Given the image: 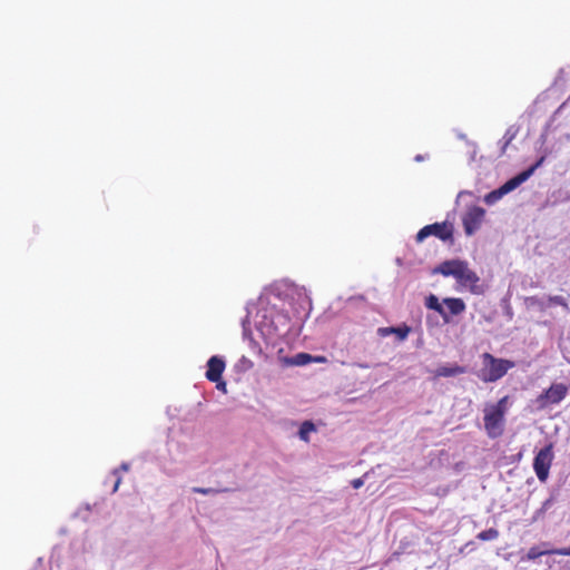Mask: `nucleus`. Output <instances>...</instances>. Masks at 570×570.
<instances>
[{
  "mask_svg": "<svg viewBox=\"0 0 570 570\" xmlns=\"http://www.w3.org/2000/svg\"><path fill=\"white\" fill-rule=\"evenodd\" d=\"M508 400L509 396L505 395L495 404H489L483 410L484 430L491 439H497L503 434Z\"/></svg>",
  "mask_w": 570,
  "mask_h": 570,
  "instance_id": "nucleus-1",
  "label": "nucleus"
},
{
  "mask_svg": "<svg viewBox=\"0 0 570 570\" xmlns=\"http://www.w3.org/2000/svg\"><path fill=\"white\" fill-rule=\"evenodd\" d=\"M483 366L479 377L483 382H495L503 377L514 366V363L504 358H497L490 353L482 354Z\"/></svg>",
  "mask_w": 570,
  "mask_h": 570,
  "instance_id": "nucleus-2",
  "label": "nucleus"
},
{
  "mask_svg": "<svg viewBox=\"0 0 570 570\" xmlns=\"http://www.w3.org/2000/svg\"><path fill=\"white\" fill-rule=\"evenodd\" d=\"M542 160L538 161L535 165L531 166L527 170L521 171L513 178L505 181L501 187H499L495 190H492L484 197V202L488 205H492L495 202H498L501 197L507 195L508 193L514 190L517 187H519L522 183H524L535 170V168L540 165Z\"/></svg>",
  "mask_w": 570,
  "mask_h": 570,
  "instance_id": "nucleus-3",
  "label": "nucleus"
},
{
  "mask_svg": "<svg viewBox=\"0 0 570 570\" xmlns=\"http://www.w3.org/2000/svg\"><path fill=\"white\" fill-rule=\"evenodd\" d=\"M553 443H548L534 456L533 470L541 482H546L553 461Z\"/></svg>",
  "mask_w": 570,
  "mask_h": 570,
  "instance_id": "nucleus-4",
  "label": "nucleus"
},
{
  "mask_svg": "<svg viewBox=\"0 0 570 570\" xmlns=\"http://www.w3.org/2000/svg\"><path fill=\"white\" fill-rule=\"evenodd\" d=\"M429 236H435L443 242L452 240L453 225L448 222L426 225L416 234V242L421 243Z\"/></svg>",
  "mask_w": 570,
  "mask_h": 570,
  "instance_id": "nucleus-5",
  "label": "nucleus"
},
{
  "mask_svg": "<svg viewBox=\"0 0 570 570\" xmlns=\"http://www.w3.org/2000/svg\"><path fill=\"white\" fill-rule=\"evenodd\" d=\"M570 384L552 383L547 390H544L538 397L537 402L540 407H546L551 404H559L566 399L569 392Z\"/></svg>",
  "mask_w": 570,
  "mask_h": 570,
  "instance_id": "nucleus-6",
  "label": "nucleus"
},
{
  "mask_svg": "<svg viewBox=\"0 0 570 570\" xmlns=\"http://www.w3.org/2000/svg\"><path fill=\"white\" fill-rule=\"evenodd\" d=\"M485 216L482 207L473 206L468 209L462 218L464 232L466 235H473L481 226Z\"/></svg>",
  "mask_w": 570,
  "mask_h": 570,
  "instance_id": "nucleus-7",
  "label": "nucleus"
},
{
  "mask_svg": "<svg viewBox=\"0 0 570 570\" xmlns=\"http://www.w3.org/2000/svg\"><path fill=\"white\" fill-rule=\"evenodd\" d=\"M456 281L460 285L469 287L470 292L473 294L482 293L481 287L479 286V276L475 272L468 267L465 263L459 273Z\"/></svg>",
  "mask_w": 570,
  "mask_h": 570,
  "instance_id": "nucleus-8",
  "label": "nucleus"
},
{
  "mask_svg": "<svg viewBox=\"0 0 570 570\" xmlns=\"http://www.w3.org/2000/svg\"><path fill=\"white\" fill-rule=\"evenodd\" d=\"M225 366V361L222 357L217 355L212 356L207 362V371L205 374L206 379L209 382L219 381V379H222Z\"/></svg>",
  "mask_w": 570,
  "mask_h": 570,
  "instance_id": "nucleus-9",
  "label": "nucleus"
},
{
  "mask_svg": "<svg viewBox=\"0 0 570 570\" xmlns=\"http://www.w3.org/2000/svg\"><path fill=\"white\" fill-rule=\"evenodd\" d=\"M546 554L570 556V547L541 550L539 546H534L528 550L524 559L532 561Z\"/></svg>",
  "mask_w": 570,
  "mask_h": 570,
  "instance_id": "nucleus-10",
  "label": "nucleus"
},
{
  "mask_svg": "<svg viewBox=\"0 0 570 570\" xmlns=\"http://www.w3.org/2000/svg\"><path fill=\"white\" fill-rule=\"evenodd\" d=\"M464 264L465 262L459 259L445 261L438 266L435 272L443 276H453L456 279Z\"/></svg>",
  "mask_w": 570,
  "mask_h": 570,
  "instance_id": "nucleus-11",
  "label": "nucleus"
},
{
  "mask_svg": "<svg viewBox=\"0 0 570 570\" xmlns=\"http://www.w3.org/2000/svg\"><path fill=\"white\" fill-rule=\"evenodd\" d=\"M443 304L448 307L451 315H460L465 311V303L462 298L446 297Z\"/></svg>",
  "mask_w": 570,
  "mask_h": 570,
  "instance_id": "nucleus-12",
  "label": "nucleus"
},
{
  "mask_svg": "<svg viewBox=\"0 0 570 570\" xmlns=\"http://www.w3.org/2000/svg\"><path fill=\"white\" fill-rule=\"evenodd\" d=\"M425 306L429 308V309H432V311H435L436 313H439L441 315V317L443 318V321L445 323H449V314L445 312V309L443 308L442 304L439 302V298L431 294L426 301H425Z\"/></svg>",
  "mask_w": 570,
  "mask_h": 570,
  "instance_id": "nucleus-13",
  "label": "nucleus"
},
{
  "mask_svg": "<svg viewBox=\"0 0 570 570\" xmlns=\"http://www.w3.org/2000/svg\"><path fill=\"white\" fill-rule=\"evenodd\" d=\"M464 372H465V368L462 367V366H459V365H454V366H440L436 370V375L438 376H443V377H450V376H455V375H459V374H463Z\"/></svg>",
  "mask_w": 570,
  "mask_h": 570,
  "instance_id": "nucleus-14",
  "label": "nucleus"
},
{
  "mask_svg": "<svg viewBox=\"0 0 570 570\" xmlns=\"http://www.w3.org/2000/svg\"><path fill=\"white\" fill-rule=\"evenodd\" d=\"M315 430V425L311 421H305L302 423L298 435L303 441H308V434Z\"/></svg>",
  "mask_w": 570,
  "mask_h": 570,
  "instance_id": "nucleus-15",
  "label": "nucleus"
},
{
  "mask_svg": "<svg viewBox=\"0 0 570 570\" xmlns=\"http://www.w3.org/2000/svg\"><path fill=\"white\" fill-rule=\"evenodd\" d=\"M498 537H499V531L494 528H490L488 530L481 531L476 535V538L481 541L495 540Z\"/></svg>",
  "mask_w": 570,
  "mask_h": 570,
  "instance_id": "nucleus-16",
  "label": "nucleus"
},
{
  "mask_svg": "<svg viewBox=\"0 0 570 570\" xmlns=\"http://www.w3.org/2000/svg\"><path fill=\"white\" fill-rule=\"evenodd\" d=\"M390 331H393V334L396 335L399 341H404L409 336V334L411 332V327L407 325H402V326H396V327L391 326Z\"/></svg>",
  "mask_w": 570,
  "mask_h": 570,
  "instance_id": "nucleus-17",
  "label": "nucleus"
},
{
  "mask_svg": "<svg viewBox=\"0 0 570 570\" xmlns=\"http://www.w3.org/2000/svg\"><path fill=\"white\" fill-rule=\"evenodd\" d=\"M552 304L560 305L563 308L569 309V304L563 296H560V295L549 296L548 297V306L552 305Z\"/></svg>",
  "mask_w": 570,
  "mask_h": 570,
  "instance_id": "nucleus-18",
  "label": "nucleus"
},
{
  "mask_svg": "<svg viewBox=\"0 0 570 570\" xmlns=\"http://www.w3.org/2000/svg\"><path fill=\"white\" fill-rule=\"evenodd\" d=\"M311 355L306 353H299L291 360L293 365H305L311 361Z\"/></svg>",
  "mask_w": 570,
  "mask_h": 570,
  "instance_id": "nucleus-19",
  "label": "nucleus"
},
{
  "mask_svg": "<svg viewBox=\"0 0 570 570\" xmlns=\"http://www.w3.org/2000/svg\"><path fill=\"white\" fill-rule=\"evenodd\" d=\"M527 302H528L530 305L538 307V308H539L540 311H542V312H543V311H546V309H547V307H548V304H547L543 299H541V298H539V297H537V296H531V297H529V298L527 299Z\"/></svg>",
  "mask_w": 570,
  "mask_h": 570,
  "instance_id": "nucleus-20",
  "label": "nucleus"
},
{
  "mask_svg": "<svg viewBox=\"0 0 570 570\" xmlns=\"http://www.w3.org/2000/svg\"><path fill=\"white\" fill-rule=\"evenodd\" d=\"M191 491L194 493H200V494H214V493L222 492L220 490H216V489H213V488H199V487L193 488Z\"/></svg>",
  "mask_w": 570,
  "mask_h": 570,
  "instance_id": "nucleus-21",
  "label": "nucleus"
},
{
  "mask_svg": "<svg viewBox=\"0 0 570 570\" xmlns=\"http://www.w3.org/2000/svg\"><path fill=\"white\" fill-rule=\"evenodd\" d=\"M112 473H114V475H116V481H115V484L112 488V492H116L121 483V476L118 475V470H115Z\"/></svg>",
  "mask_w": 570,
  "mask_h": 570,
  "instance_id": "nucleus-22",
  "label": "nucleus"
},
{
  "mask_svg": "<svg viewBox=\"0 0 570 570\" xmlns=\"http://www.w3.org/2000/svg\"><path fill=\"white\" fill-rule=\"evenodd\" d=\"M351 484L354 489H360L361 487H363L364 481L362 478H357V479L352 480Z\"/></svg>",
  "mask_w": 570,
  "mask_h": 570,
  "instance_id": "nucleus-23",
  "label": "nucleus"
},
{
  "mask_svg": "<svg viewBox=\"0 0 570 570\" xmlns=\"http://www.w3.org/2000/svg\"><path fill=\"white\" fill-rule=\"evenodd\" d=\"M216 387L219 390V391H223L224 393L226 392V382L223 381L222 379H219V381H216Z\"/></svg>",
  "mask_w": 570,
  "mask_h": 570,
  "instance_id": "nucleus-24",
  "label": "nucleus"
},
{
  "mask_svg": "<svg viewBox=\"0 0 570 570\" xmlns=\"http://www.w3.org/2000/svg\"><path fill=\"white\" fill-rule=\"evenodd\" d=\"M380 334L382 336H386V335H390V334H393V331H390V327H382L379 330Z\"/></svg>",
  "mask_w": 570,
  "mask_h": 570,
  "instance_id": "nucleus-25",
  "label": "nucleus"
},
{
  "mask_svg": "<svg viewBox=\"0 0 570 570\" xmlns=\"http://www.w3.org/2000/svg\"><path fill=\"white\" fill-rule=\"evenodd\" d=\"M422 159H423V158H422V156H420V155H417V156L415 157V160H417V161H420V160H422Z\"/></svg>",
  "mask_w": 570,
  "mask_h": 570,
  "instance_id": "nucleus-26",
  "label": "nucleus"
},
{
  "mask_svg": "<svg viewBox=\"0 0 570 570\" xmlns=\"http://www.w3.org/2000/svg\"><path fill=\"white\" fill-rule=\"evenodd\" d=\"M121 469H122V470H127L128 468H127V465H126V464H122V465H121Z\"/></svg>",
  "mask_w": 570,
  "mask_h": 570,
  "instance_id": "nucleus-27",
  "label": "nucleus"
}]
</instances>
